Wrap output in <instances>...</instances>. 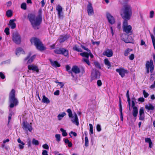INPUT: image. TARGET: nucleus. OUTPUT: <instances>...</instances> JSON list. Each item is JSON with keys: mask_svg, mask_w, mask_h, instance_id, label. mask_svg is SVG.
Returning <instances> with one entry per match:
<instances>
[{"mask_svg": "<svg viewBox=\"0 0 155 155\" xmlns=\"http://www.w3.org/2000/svg\"><path fill=\"white\" fill-rule=\"evenodd\" d=\"M32 144L35 145L36 146H37L39 145V143L38 141L36 140L35 139L33 138L32 139Z\"/></svg>", "mask_w": 155, "mask_h": 155, "instance_id": "34", "label": "nucleus"}, {"mask_svg": "<svg viewBox=\"0 0 155 155\" xmlns=\"http://www.w3.org/2000/svg\"><path fill=\"white\" fill-rule=\"evenodd\" d=\"M140 45H145V46H146V45L145 44V42L143 41V40H141Z\"/></svg>", "mask_w": 155, "mask_h": 155, "instance_id": "61", "label": "nucleus"}, {"mask_svg": "<svg viewBox=\"0 0 155 155\" xmlns=\"http://www.w3.org/2000/svg\"><path fill=\"white\" fill-rule=\"evenodd\" d=\"M87 10L88 15L89 16H91L94 14V9L91 3L89 2L87 6Z\"/></svg>", "mask_w": 155, "mask_h": 155, "instance_id": "13", "label": "nucleus"}, {"mask_svg": "<svg viewBox=\"0 0 155 155\" xmlns=\"http://www.w3.org/2000/svg\"><path fill=\"white\" fill-rule=\"evenodd\" d=\"M42 102L44 103L48 104L50 103V101L49 99L47 97H46L45 95H43V96Z\"/></svg>", "mask_w": 155, "mask_h": 155, "instance_id": "28", "label": "nucleus"}, {"mask_svg": "<svg viewBox=\"0 0 155 155\" xmlns=\"http://www.w3.org/2000/svg\"><path fill=\"white\" fill-rule=\"evenodd\" d=\"M42 154V155H48L47 151L46 150H43Z\"/></svg>", "mask_w": 155, "mask_h": 155, "instance_id": "60", "label": "nucleus"}, {"mask_svg": "<svg viewBox=\"0 0 155 155\" xmlns=\"http://www.w3.org/2000/svg\"><path fill=\"white\" fill-rule=\"evenodd\" d=\"M66 115L65 112H62L59 114L58 116L57 117L59 120H61L62 118Z\"/></svg>", "mask_w": 155, "mask_h": 155, "instance_id": "27", "label": "nucleus"}, {"mask_svg": "<svg viewBox=\"0 0 155 155\" xmlns=\"http://www.w3.org/2000/svg\"><path fill=\"white\" fill-rule=\"evenodd\" d=\"M15 91L14 89L12 90L9 94V99L16 98L15 97Z\"/></svg>", "mask_w": 155, "mask_h": 155, "instance_id": "20", "label": "nucleus"}, {"mask_svg": "<svg viewBox=\"0 0 155 155\" xmlns=\"http://www.w3.org/2000/svg\"><path fill=\"white\" fill-rule=\"evenodd\" d=\"M6 14L8 17H11L12 15V12L11 10H8L7 11Z\"/></svg>", "mask_w": 155, "mask_h": 155, "instance_id": "35", "label": "nucleus"}, {"mask_svg": "<svg viewBox=\"0 0 155 155\" xmlns=\"http://www.w3.org/2000/svg\"><path fill=\"white\" fill-rule=\"evenodd\" d=\"M16 21L15 19L11 20L9 21V25L11 26V28L12 29H14L16 27V24L14 22V21Z\"/></svg>", "mask_w": 155, "mask_h": 155, "instance_id": "24", "label": "nucleus"}, {"mask_svg": "<svg viewBox=\"0 0 155 155\" xmlns=\"http://www.w3.org/2000/svg\"><path fill=\"white\" fill-rule=\"evenodd\" d=\"M21 8L25 10L26 9V5L25 3H23L21 5Z\"/></svg>", "mask_w": 155, "mask_h": 155, "instance_id": "43", "label": "nucleus"}, {"mask_svg": "<svg viewBox=\"0 0 155 155\" xmlns=\"http://www.w3.org/2000/svg\"><path fill=\"white\" fill-rule=\"evenodd\" d=\"M85 146L87 147L88 145V140L87 136H86L85 137Z\"/></svg>", "mask_w": 155, "mask_h": 155, "instance_id": "40", "label": "nucleus"}, {"mask_svg": "<svg viewBox=\"0 0 155 155\" xmlns=\"http://www.w3.org/2000/svg\"><path fill=\"white\" fill-rule=\"evenodd\" d=\"M146 67L147 69V73H149V70L151 73H152L154 69V65L153 61L152 60L148 61L147 62L146 64Z\"/></svg>", "mask_w": 155, "mask_h": 155, "instance_id": "7", "label": "nucleus"}, {"mask_svg": "<svg viewBox=\"0 0 155 155\" xmlns=\"http://www.w3.org/2000/svg\"><path fill=\"white\" fill-rule=\"evenodd\" d=\"M96 128L97 131L98 132H100L101 130V125L99 124L97 125Z\"/></svg>", "mask_w": 155, "mask_h": 155, "instance_id": "46", "label": "nucleus"}, {"mask_svg": "<svg viewBox=\"0 0 155 155\" xmlns=\"http://www.w3.org/2000/svg\"><path fill=\"white\" fill-rule=\"evenodd\" d=\"M30 41L31 44L34 45L38 50L42 51L46 49L45 47L38 39L33 38L31 39Z\"/></svg>", "mask_w": 155, "mask_h": 155, "instance_id": "3", "label": "nucleus"}, {"mask_svg": "<svg viewBox=\"0 0 155 155\" xmlns=\"http://www.w3.org/2000/svg\"><path fill=\"white\" fill-rule=\"evenodd\" d=\"M89 125L90 127V134H93V125L91 124H89Z\"/></svg>", "mask_w": 155, "mask_h": 155, "instance_id": "39", "label": "nucleus"}, {"mask_svg": "<svg viewBox=\"0 0 155 155\" xmlns=\"http://www.w3.org/2000/svg\"><path fill=\"white\" fill-rule=\"evenodd\" d=\"M155 78V73L153 74H152L151 75V77L150 79L152 80H153L154 78Z\"/></svg>", "mask_w": 155, "mask_h": 155, "instance_id": "54", "label": "nucleus"}, {"mask_svg": "<svg viewBox=\"0 0 155 155\" xmlns=\"http://www.w3.org/2000/svg\"><path fill=\"white\" fill-rule=\"evenodd\" d=\"M132 51V49L129 48H128L126 49L124 52V55L125 56H127L129 54L130 52Z\"/></svg>", "mask_w": 155, "mask_h": 155, "instance_id": "36", "label": "nucleus"}, {"mask_svg": "<svg viewBox=\"0 0 155 155\" xmlns=\"http://www.w3.org/2000/svg\"><path fill=\"white\" fill-rule=\"evenodd\" d=\"M4 31L7 35H8L9 34V29L8 28H6L5 30Z\"/></svg>", "mask_w": 155, "mask_h": 155, "instance_id": "47", "label": "nucleus"}, {"mask_svg": "<svg viewBox=\"0 0 155 155\" xmlns=\"http://www.w3.org/2000/svg\"><path fill=\"white\" fill-rule=\"evenodd\" d=\"M145 141L146 142L148 143L149 144V147L151 148L152 147V142L150 138H147L145 139Z\"/></svg>", "mask_w": 155, "mask_h": 155, "instance_id": "26", "label": "nucleus"}, {"mask_svg": "<svg viewBox=\"0 0 155 155\" xmlns=\"http://www.w3.org/2000/svg\"><path fill=\"white\" fill-rule=\"evenodd\" d=\"M60 91L59 90H57L54 93V94L55 95H58L59 94Z\"/></svg>", "mask_w": 155, "mask_h": 155, "instance_id": "58", "label": "nucleus"}, {"mask_svg": "<svg viewBox=\"0 0 155 155\" xmlns=\"http://www.w3.org/2000/svg\"><path fill=\"white\" fill-rule=\"evenodd\" d=\"M46 1L45 0H42L41 2V7H43L45 4Z\"/></svg>", "mask_w": 155, "mask_h": 155, "instance_id": "53", "label": "nucleus"}, {"mask_svg": "<svg viewBox=\"0 0 155 155\" xmlns=\"http://www.w3.org/2000/svg\"><path fill=\"white\" fill-rule=\"evenodd\" d=\"M134 56L133 54H132L129 57V59L131 60H133L134 58Z\"/></svg>", "mask_w": 155, "mask_h": 155, "instance_id": "59", "label": "nucleus"}, {"mask_svg": "<svg viewBox=\"0 0 155 155\" xmlns=\"http://www.w3.org/2000/svg\"><path fill=\"white\" fill-rule=\"evenodd\" d=\"M27 142L28 147L31 146V140L30 138H28L27 140Z\"/></svg>", "mask_w": 155, "mask_h": 155, "instance_id": "42", "label": "nucleus"}, {"mask_svg": "<svg viewBox=\"0 0 155 155\" xmlns=\"http://www.w3.org/2000/svg\"><path fill=\"white\" fill-rule=\"evenodd\" d=\"M104 63L107 65L108 68L109 69L111 67V65L110 61L107 58H105L104 60Z\"/></svg>", "mask_w": 155, "mask_h": 155, "instance_id": "29", "label": "nucleus"}, {"mask_svg": "<svg viewBox=\"0 0 155 155\" xmlns=\"http://www.w3.org/2000/svg\"><path fill=\"white\" fill-rule=\"evenodd\" d=\"M94 64L95 66L99 68H101V67L99 63L97 61H94Z\"/></svg>", "mask_w": 155, "mask_h": 155, "instance_id": "45", "label": "nucleus"}, {"mask_svg": "<svg viewBox=\"0 0 155 155\" xmlns=\"http://www.w3.org/2000/svg\"><path fill=\"white\" fill-rule=\"evenodd\" d=\"M67 112L68 113L69 117L71 119L72 123L77 126H78L79 124V121L76 114L74 113L73 115L72 111L70 109H67Z\"/></svg>", "mask_w": 155, "mask_h": 155, "instance_id": "4", "label": "nucleus"}, {"mask_svg": "<svg viewBox=\"0 0 155 155\" xmlns=\"http://www.w3.org/2000/svg\"><path fill=\"white\" fill-rule=\"evenodd\" d=\"M74 50H75L78 52H82V50L79 48L77 45H75L74 46L73 48Z\"/></svg>", "mask_w": 155, "mask_h": 155, "instance_id": "32", "label": "nucleus"}, {"mask_svg": "<svg viewBox=\"0 0 155 155\" xmlns=\"http://www.w3.org/2000/svg\"><path fill=\"white\" fill-rule=\"evenodd\" d=\"M150 37L151 38L152 42L154 48L155 49V38L152 34H150Z\"/></svg>", "mask_w": 155, "mask_h": 155, "instance_id": "31", "label": "nucleus"}, {"mask_svg": "<svg viewBox=\"0 0 155 155\" xmlns=\"http://www.w3.org/2000/svg\"><path fill=\"white\" fill-rule=\"evenodd\" d=\"M154 15V11L151 10L150 11L149 13V18H153Z\"/></svg>", "mask_w": 155, "mask_h": 155, "instance_id": "38", "label": "nucleus"}, {"mask_svg": "<svg viewBox=\"0 0 155 155\" xmlns=\"http://www.w3.org/2000/svg\"><path fill=\"white\" fill-rule=\"evenodd\" d=\"M55 136L56 141L58 143H59L61 140V137L60 134H57L55 135Z\"/></svg>", "mask_w": 155, "mask_h": 155, "instance_id": "30", "label": "nucleus"}, {"mask_svg": "<svg viewBox=\"0 0 155 155\" xmlns=\"http://www.w3.org/2000/svg\"><path fill=\"white\" fill-rule=\"evenodd\" d=\"M56 10L58 12V17L61 18L63 17L62 8L59 5H58L56 8Z\"/></svg>", "mask_w": 155, "mask_h": 155, "instance_id": "16", "label": "nucleus"}, {"mask_svg": "<svg viewBox=\"0 0 155 155\" xmlns=\"http://www.w3.org/2000/svg\"><path fill=\"white\" fill-rule=\"evenodd\" d=\"M139 114H144V108L143 107H141L140 109Z\"/></svg>", "mask_w": 155, "mask_h": 155, "instance_id": "41", "label": "nucleus"}, {"mask_svg": "<svg viewBox=\"0 0 155 155\" xmlns=\"http://www.w3.org/2000/svg\"><path fill=\"white\" fill-rule=\"evenodd\" d=\"M28 68L29 70H32L33 71H36L37 73H38L39 71L38 67L33 64L29 65Z\"/></svg>", "mask_w": 155, "mask_h": 155, "instance_id": "19", "label": "nucleus"}, {"mask_svg": "<svg viewBox=\"0 0 155 155\" xmlns=\"http://www.w3.org/2000/svg\"><path fill=\"white\" fill-rule=\"evenodd\" d=\"M0 77L2 79H4L5 78V76L4 74L2 72H0Z\"/></svg>", "mask_w": 155, "mask_h": 155, "instance_id": "57", "label": "nucleus"}, {"mask_svg": "<svg viewBox=\"0 0 155 155\" xmlns=\"http://www.w3.org/2000/svg\"><path fill=\"white\" fill-rule=\"evenodd\" d=\"M52 65L55 67H60V64L56 61H50Z\"/></svg>", "mask_w": 155, "mask_h": 155, "instance_id": "25", "label": "nucleus"}, {"mask_svg": "<svg viewBox=\"0 0 155 155\" xmlns=\"http://www.w3.org/2000/svg\"><path fill=\"white\" fill-rule=\"evenodd\" d=\"M106 16L110 24L113 25L115 23L116 21L115 18L110 13H107Z\"/></svg>", "mask_w": 155, "mask_h": 155, "instance_id": "10", "label": "nucleus"}, {"mask_svg": "<svg viewBox=\"0 0 155 155\" xmlns=\"http://www.w3.org/2000/svg\"><path fill=\"white\" fill-rule=\"evenodd\" d=\"M12 40L13 41L17 44H19L21 41V36L19 34L16 33L13 34Z\"/></svg>", "mask_w": 155, "mask_h": 155, "instance_id": "9", "label": "nucleus"}, {"mask_svg": "<svg viewBox=\"0 0 155 155\" xmlns=\"http://www.w3.org/2000/svg\"><path fill=\"white\" fill-rule=\"evenodd\" d=\"M71 135H73L74 137L77 136V134L75 132L73 131L71 132L70 134V135L71 137H72Z\"/></svg>", "mask_w": 155, "mask_h": 155, "instance_id": "50", "label": "nucleus"}, {"mask_svg": "<svg viewBox=\"0 0 155 155\" xmlns=\"http://www.w3.org/2000/svg\"><path fill=\"white\" fill-rule=\"evenodd\" d=\"M100 75V72L95 69H93L91 74V78L93 80L99 78Z\"/></svg>", "mask_w": 155, "mask_h": 155, "instance_id": "12", "label": "nucleus"}, {"mask_svg": "<svg viewBox=\"0 0 155 155\" xmlns=\"http://www.w3.org/2000/svg\"><path fill=\"white\" fill-rule=\"evenodd\" d=\"M22 145L21 144H20L19 145H18V146L20 148V149H23V148H24V145Z\"/></svg>", "mask_w": 155, "mask_h": 155, "instance_id": "64", "label": "nucleus"}, {"mask_svg": "<svg viewBox=\"0 0 155 155\" xmlns=\"http://www.w3.org/2000/svg\"><path fill=\"white\" fill-rule=\"evenodd\" d=\"M36 57L35 55H34L33 56H32L30 58H29L27 62L28 64H29L31 63L32 62H33L34 59L35 58V57Z\"/></svg>", "mask_w": 155, "mask_h": 155, "instance_id": "33", "label": "nucleus"}, {"mask_svg": "<svg viewBox=\"0 0 155 155\" xmlns=\"http://www.w3.org/2000/svg\"><path fill=\"white\" fill-rule=\"evenodd\" d=\"M22 128L25 130L27 131L29 130V131L31 132L32 130L31 123L29 124L27 122H24L23 123Z\"/></svg>", "mask_w": 155, "mask_h": 155, "instance_id": "11", "label": "nucleus"}, {"mask_svg": "<svg viewBox=\"0 0 155 155\" xmlns=\"http://www.w3.org/2000/svg\"><path fill=\"white\" fill-rule=\"evenodd\" d=\"M120 15L125 20H130L132 15V8L131 5L129 4L124 5L121 9Z\"/></svg>", "mask_w": 155, "mask_h": 155, "instance_id": "1", "label": "nucleus"}, {"mask_svg": "<svg viewBox=\"0 0 155 155\" xmlns=\"http://www.w3.org/2000/svg\"><path fill=\"white\" fill-rule=\"evenodd\" d=\"M97 84L98 86H100L102 85V83L101 80H98L97 82Z\"/></svg>", "mask_w": 155, "mask_h": 155, "instance_id": "55", "label": "nucleus"}, {"mask_svg": "<svg viewBox=\"0 0 155 155\" xmlns=\"http://www.w3.org/2000/svg\"><path fill=\"white\" fill-rule=\"evenodd\" d=\"M127 20H124L123 22V31L126 33L131 35L132 33V28L131 25H128Z\"/></svg>", "mask_w": 155, "mask_h": 155, "instance_id": "5", "label": "nucleus"}, {"mask_svg": "<svg viewBox=\"0 0 155 155\" xmlns=\"http://www.w3.org/2000/svg\"><path fill=\"white\" fill-rule=\"evenodd\" d=\"M139 120H144L145 119L144 114H139Z\"/></svg>", "mask_w": 155, "mask_h": 155, "instance_id": "44", "label": "nucleus"}, {"mask_svg": "<svg viewBox=\"0 0 155 155\" xmlns=\"http://www.w3.org/2000/svg\"><path fill=\"white\" fill-rule=\"evenodd\" d=\"M17 141L19 143L21 144L22 145H25V143L24 142H23L19 138L17 140Z\"/></svg>", "mask_w": 155, "mask_h": 155, "instance_id": "56", "label": "nucleus"}, {"mask_svg": "<svg viewBox=\"0 0 155 155\" xmlns=\"http://www.w3.org/2000/svg\"><path fill=\"white\" fill-rule=\"evenodd\" d=\"M150 88L151 89L155 88V81H154L153 84L150 86Z\"/></svg>", "mask_w": 155, "mask_h": 155, "instance_id": "62", "label": "nucleus"}, {"mask_svg": "<svg viewBox=\"0 0 155 155\" xmlns=\"http://www.w3.org/2000/svg\"><path fill=\"white\" fill-rule=\"evenodd\" d=\"M145 108L148 110H153L154 109V107L151 104H148L145 106Z\"/></svg>", "mask_w": 155, "mask_h": 155, "instance_id": "22", "label": "nucleus"}, {"mask_svg": "<svg viewBox=\"0 0 155 155\" xmlns=\"http://www.w3.org/2000/svg\"><path fill=\"white\" fill-rule=\"evenodd\" d=\"M66 71H68L69 73H71V71H69V70H70V69H71V68L70 67V66H69L68 65H67L66 66Z\"/></svg>", "mask_w": 155, "mask_h": 155, "instance_id": "49", "label": "nucleus"}, {"mask_svg": "<svg viewBox=\"0 0 155 155\" xmlns=\"http://www.w3.org/2000/svg\"><path fill=\"white\" fill-rule=\"evenodd\" d=\"M135 102L134 101L132 100V107L133 108L132 114L133 116L135 117V119H136V117L138 114V109L137 106H135Z\"/></svg>", "mask_w": 155, "mask_h": 155, "instance_id": "8", "label": "nucleus"}, {"mask_svg": "<svg viewBox=\"0 0 155 155\" xmlns=\"http://www.w3.org/2000/svg\"><path fill=\"white\" fill-rule=\"evenodd\" d=\"M103 54L108 57H111L113 55L112 50L111 49H106V50L103 52Z\"/></svg>", "mask_w": 155, "mask_h": 155, "instance_id": "17", "label": "nucleus"}, {"mask_svg": "<svg viewBox=\"0 0 155 155\" xmlns=\"http://www.w3.org/2000/svg\"><path fill=\"white\" fill-rule=\"evenodd\" d=\"M10 108H13L18 104V101L17 98L9 99Z\"/></svg>", "mask_w": 155, "mask_h": 155, "instance_id": "15", "label": "nucleus"}, {"mask_svg": "<svg viewBox=\"0 0 155 155\" xmlns=\"http://www.w3.org/2000/svg\"><path fill=\"white\" fill-rule=\"evenodd\" d=\"M120 119L122 121H123V114H122V110L121 109L120 110Z\"/></svg>", "mask_w": 155, "mask_h": 155, "instance_id": "52", "label": "nucleus"}, {"mask_svg": "<svg viewBox=\"0 0 155 155\" xmlns=\"http://www.w3.org/2000/svg\"><path fill=\"white\" fill-rule=\"evenodd\" d=\"M60 130L62 132V135L63 136L65 137L67 135V134L66 132V131L65 130H64L63 129L61 128L60 129Z\"/></svg>", "mask_w": 155, "mask_h": 155, "instance_id": "37", "label": "nucleus"}, {"mask_svg": "<svg viewBox=\"0 0 155 155\" xmlns=\"http://www.w3.org/2000/svg\"><path fill=\"white\" fill-rule=\"evenodd\" d=\"M80 54L82 56L85 57L83 58V61L86 64H87L88 65H90V63L88 59V54L87 52H84L82 53H80Z\"/></svg>", "mask_w": 155, "mask_h": 155, "instance_id": "14", "label": "nucleus"}, {"mask_svg": "<svg viewBox=\"0 0 155 155\" xmlns=\"http://www.w3.org/2000/svg\"><path fill=\"white\" fill-rule=\"evenodd\" d=\"M25 53L24 51L21 48H17L16 51V54L17 56H19L21 54H24Z\"/></svg>", "mask_w": 155, "mask_h": 155, "instance_id": "23", "label": "nucleus"}, {"mask_svg": "<svg viewBox=\"0 0 155 155\" xmlns=\"http://www.w3.org/2000/svg\"><path fill=\"white\" fill-rule=\"evenodd\" d=\"M43 147L46 149H49L48 146L47 144H45L43 145Z\"/></svg>", "mask_w": 155, "mask_h": 155, "instance_id": "51", "label": "nucleus"}, {"mask_svg": "<svg viewBox=\"0 0 155 155\" xmlns=\"http://www.w3.org/2000/svg\"><path fill=\"white\" fill-rule=\"evenodd\" d=\"M116 71L119 73L122 78L124 76L125 74L127 73V71L126 70L121 68L117 69Z\"/></svg>", "mask_w": 155, "mask_h": 155, "instance_id": "18", "label": "nucleus"}, {"mask_svg": "<svg viewBox=\"0 0 155 155\" xmlns=\"http://www.w3.org/2000/svg\"><path fill=\"white\" fill-rule=\"evenodd\" d=\"M71 70L72 72L75 74L79 73L80 72L79 68L76 66H73Z\"/></svg>", "mask_w": 155, "mask_h": 155, "instance_id": "21", "label": "nucleus"}, {"mask_svg": "<svg viewBox=\"0 0 155 155\" xmlns=\"http://www.w3.org/2000/svg\"><path fill=\"white\" fill-rule=\"evenodd\" d=\"M28 18L29 20L32 27L35 29H38L41 21V18L39 16H35L31 14H29Z\"/></svg>", "mask_w": 155, "mask_h": 155, "instance_id": "2", "label": "nucleus"}, {"mask_svg": "<svg viewBox=\"0 0 155 155\" xmlns=\"http://www.w3.org/2000/svg\"><path fill=\"white\" fill-rule=\"evenodd\" d=\"M81 47L84 50L87 51L88 52L90 51V50L87 48H86L84 46L81 45Z\"/></svg>", "mask_w": 155, "mask_h": 155, "instance_id": "63", "label": "nucleus"}, {"mask_svg": "<svg viewBox=\"0 0 155 155\" xmlns=\"http://www.w3.org/2000/svg\"><path fill=\"white\" fill-rule=\"evenodd\" d=\"M54 51L56 54H62L66 57H68V51L65 49L57 48Z\"/></svg>", "mask_w": 155, "mask_h": 155, "instance_id": "6", "label": "nucleus"}, {"mask_svg": "<svg viewBox=\"0 0 155 155\" xmlns=\"http://www.w3.org/2000/svg\"><path fill=\"white\" fill-rule=\"evenodd\" d=\"M143 93L144 97L145 98L148 97L149 95L148 94L147 92H146L145 90H143Z\"/></svg>", "mask_w": 155, "mask_h": 155, "instance_id": "48", "label": "nucleus"}]
</instances>
